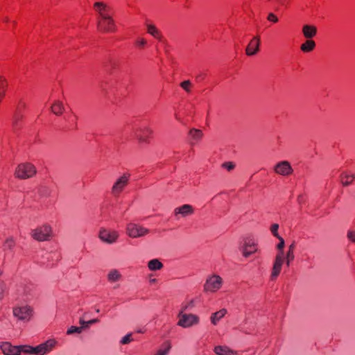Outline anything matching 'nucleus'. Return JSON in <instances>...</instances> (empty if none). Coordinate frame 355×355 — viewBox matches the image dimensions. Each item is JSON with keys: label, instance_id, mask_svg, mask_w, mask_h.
<instances>
[{"label": "nucleus", "instance_id": "nucleus-27", "mask_svg": "<svg viewBox=\"0 0 355 355\" xmlns=\"http://www.w3.org/2000/svg\"><path fill=\"white\" fill-rule=\"evenodd\" d=\"M189 136L191 137V139L194 141H198L200 140L203 135L202 132L199 129L192 128L189 131Z\"/></svg>", "mask_w": 355, "mask_h": 355}, {"label": "nucleus", "instance_id": "nucleus-2", "mask_svg": "<svg viewBox=\"0 0 355 355\" xmlns=\"http://www.w3.org/2000/svg\"><path fill=\"white\" fill-rule=\"evenodd\" d=\"M36 173L35 167L31 163H22L16 168L15 175L19 179H28Z\"/></svg>", "mask_w": 355, "mask_h": 355}, {"label": "nucleus", "instance_id": "nucleus-38", "mask_svg": "<svg viewBox=\"0 0 355 355\" xmlns=\"http://www.w3.org/2000/svg\"><path fill=\"white\" fill-rule=\"evenodd\" d=\"M191 85V83L190 80H184L180 83V87L187 92H190V87Z\"/></svg>", "mask_w": 355, "mask_h": 355}, {"label": "nucleus", "instance_id": "nucleus-54", "mask_svg": "<svg viewBox=\"0 0 355 355\" xmlns=\"http://www.w3.org/2000/svg\"><path fill=\"white\" fill-rule=\"evenodd\" d=\"M1 274H2V272L0 270V276L1 275Z\"/></svg>", "mask_w": 355, "mask_h": 355}, {"label": "nucleus", "instance_id": "nucleus-50", "mask_svg": "<svg viewBox=\"0 0 355 355\" xmlns=\"http://www.w3.org/2000/svg\"><path fill=\"white\" fill-rule=\"evenodd\" d=\"M150 282H151L152 283H154V282H156V279H151V280H150Z\"/></svg>", "mask_w": 355, "mask_h": 355}, {"label": "nucleus", "instance_id": "nucleus-23", "mask_svg": "<svg viewBox=\"0 0 355 355\" xmlns=\"http://www.w3.org/2000/svg\"><path fill=\"white\" fill-rule=\"evenodd\" d=\"M214 352L217 355H234V352L227 347L216 346Z\"/></svg>", "mask_w": 355, "mask_h": 355}, {"label": "nucleus", "instance_id": "nucleus-39", "mask_svg": "<svg viewBox=\"0 0 355 355\" xmlns=\"http://www.w3.org/2000/svg\"><path fill=\"white\" fill-rule=\"evenodd\" d=\"M221 166L223 168L227 169L230 171H232L235 168V164L232 162H226L222 164Z\"/></svg>", "mask_w": 355, "mask_h": 355}, {"label": "nucleus", "instance_id": "nucleus-4", "mask_svg": "<svg viewBox=\"0 0 355 355\" xmlns=\"http://www.w3.org/2000/svg\"><path fill=\"white\" fill-rule=\"evenodd\" d=\"M12 313L19 320L28 322L33 315V309L28 305L15 306L12 309Z\"/></svg>", "mask_w": 355, "mask_h": 355}, {"label": "nucleus", "instance_id": "nucleus-13", "mask_svg": "<svg viewBox=\"0 0 355 355\" xmlns=\"http://www.w3.org/2000/svg\"><path fill=\"white\" fill-rule=\"evenodd\" d=\"M129 180V175L124 174L120 177L114 184L112 188V193L116 196L119 195L125 187L128 184Z\"/></svg>", "mask_w": 355, "mask_h": 355}, {"label": "nucleus", "instance_id": "nucleus-18", "mask_svg": "<svg viewBox=\"0 0 355 355\" xmlns=\"http://www.w3.org/2000/svg\"><path fill=\"white\" fill-rule=\"evenodd\" d=\"M303 35L308 40L315 37L317 33V28L313 25H304L302 27Z\"/></svg>", "mask_w": 355, "mask_h": 355}, {"label": "nucleus", "instance_id": "nucleus-20", "mask_svg": "<svg viewBox=\"0 0 355 355\" xmlns=\"http://www.w3.org/2000/svg\"><path fill=\"white\" fill-rule=\"evenodd\" d=\"M227 311L225 309H222L211 314L210 320L212 324L216 325L218 322L225 315Z\"/></svg>", "mask_w": 355, "mask_h": 355}, {"label": "nucleus", "instance_id": "nucleus-48", "mask_svg": "<svg viewBox=\"0 0 355 355\" xmlns=\"http://www.w3.org/2000/svg\"><path fill=\"white\" fill-rule=\"evenodd\" d=\"M201 78H203V77H202V75H200V74H199V75H198V76H196V79H197V80H200Z\"/></svg>", "mask_w": 355, "mask_h": 355}, {"label": "nucleus", "instance_id": "nucleus-17", "mask_svg": "<svg viewBox=\"0 0 355 355\" xmlns=\"http://www.w3.org/2000/svg\"><path fill=\"white\" fill-rule=\"evenodd\" d=\"M175 214H181L182 216L186 217L191 215L193 213V209L190 205H184L175 209Z\"/></svg>", "mask_w": 355, "mask_h": 355}, {"label": "nucleus", "instance_id": "nucleus-41", "mask_svg": "<svg viewBox=\"0 0 355 355\" xmlns=\"http://www.w3.org/2000/svg\"><path fill=\"white\" fill-rule=\"evenodd\" d=\"M347 237L349 240L355 243V232L353 230H348Z\"/></svg>", "mask_w": 355, "mask_h": 355}, {"label": "nucleus", "instance_id": "nucleus-44", "mask_svg": "<svg viewBox=\"0 0 355 355\" xmlns=\"http://www.w3.org/2000/svg\"><path fill=\"white\" fill-rule=\"evenodd\" d=\"M341 178H342V184L345 187H347V186L349 185L352 183V180L350 181L348 180L349 179H346V180H344V179L345 178V174H342Z\"/></svg>", "mask_w": 355, "mask_h": 355}, {"label": "nucleus", "instance_id": "nucleus-46", "mask_svg": "<svg viewBox=\"0 0 355 355\" xmlns=\"http://www.w3.org/2000/svg\"><path fill=\"white\" fill-rule=\"evenodd\" d=\"M345 179H352V180L353 179L355 178V174L354 175L345 174Z\"/></svg>", "mask_w": 355, "mask_h": 355}, {"label": "nucleus", "instance_id": "nucleus-28", "mask_svg": "<svg viewBox=\"0 0 355 355\" xmlns=\"http://www.w3.org/2000/svg\"><path fill=\"white\" fill-rule=\"evenodd\" d=\"M171 348L169 342H165L155 355H167Z\"/></svg>", "mask_w": 355, "mask_h": 355}, {"label": "nucleus", "instance_id": "nucleus-43", "mask_svg": "<svg viewBox=\"0 0 355 355\" xmlns=\"http://www.w3.org/2000/svg\"><path fill=\"white\" fill-rule=\"evenodd\" d=\"M267 19H268V20L272 21L274 23H276L278 21L277 17L272 12H270L268 14Z\"/></svg>", "mask_w": 355, "mask_h": 355}, {"label": "nucleus", "instance_id": "nucleus-11", "mask_svg": "<svg viewBox=\"0 0 355 355\" xmlns=\"http://www.w3.org/2000/svg\"><path fill=\"white\" fill-rule=\"evenodd\" d=\"M153 131L148 127H141L136 130L135 132V137L140 144L148 143V139L152 135Z\"/></svg>", "mask_w": 355, "mask_h": 355}, {"label": "nucleus", "instance_id": "nucleus-9", "mask_svg": "<svg viewBox=\"0 0 355 355\" xmlns=\"http://www.w3.org/2000/svg\"><path fill=\"white\" fill-rule=\"evenodd\" d=\"M119 237V234L115 230L101 229L99 232V238L101 241L108 244L115 243Z\"/></svg>", "mask_w": 355, "mask_h": 355}, {"label": "nucleus", "instance_id": "nucleus-32", "mask_svg": "<svg viewBox=\"0 0 355 355\" xmlns=\"http://www.w3.org/2000/svg\"><path fill=\"white\" fill-rule=\"evenodd\" d=\"M99 322V320L97 318L92 319L88 321H85L83 318H80L79 320V323L82 327H84L85 329H87L89 327L91 324H93L94 323H97Z\"/></svg>", "mask_w": 355, "mask_h": 355}, {"label": "nucleus", "instance_id": "nucleus-19", "mask_svg": "<svg viewBox=\"0 0 355 355\" xmlns=\"http://www.w3.org/2000/svg\"><path fill=\"white\" fill-rule=\"evenodd\" d=\"M94 7L96 10L99 13L102 19H103V16H109L107 12L110 10V8L103 2H96L94 4Z\"/></svg>", "mask_w": 355, "mask_h": 355}, {"label": "nucleus", "instance_id": "nucleus-6", "mask_svg": "<svg viewBox=\"0 0 355 355\" xmlns=\"http://www.w3.org/2000/svg\"><path fill=\"white\" fill-rule=\"evenodd\" d=\"M178 317L180 318L178 324L184 328L190 327L199 322V318L194 314H187L184 313H179Z\"/></svg>", "mask_w": 355, "mask_h": 355}, {"label": "nucleus", "instance_id": "nucleus-47", "mask_svg": "<svg viewBox=\"0 0 355 355\" xmlns=\"http://www.w3.org/2000/svg\"><path fill=\"white\" fill-rule=\"evenodd\" d=\"M277 1L281 5H284L285 3V0H277Z\"/></svg>", "mask_w": 355, "mask_h": 355}, {"label": "nucleus", "instance_id": "nucleus-31", "mask_svg": "<svg viewBox=\"0 0 355 355\" xmlns=\"http://www.w3.org/2000/svg\"><path fill=\"white\" fill-rule=\"evenodd\" d=\"M8 292L6 282L0 278V301L2 300Z\"/></svg>", "mask_w": 355, "mask_h": 355}, {"label": "nucleus", "instance_id": "nucleus-8", "mask_svg": "<svg viewBox=\"0 0 355 355\" xmlns=\"http://www.w3.org/2000/svg\"><path fill=\"white\" fill-rule=\"evenodd\" d=\"M97 26L99 31L104 33L114 32L116 30L114 21L110 16H103V20L98 21Z\"/></svg>", "mask_w": 355, "mask_h": 355}, {"label": "nucleus", "instance_id": "nucleus-49", "mask_svg": "<svg viewBox=\"0 0 355 355\" xmlns=\"http://www.w3.org/2000/svg\"><path fill=\"white\" fill-rule=\"evenodd\" d=\"M3 20H4L5 22H8L9 21V18L8 17H6Z\"/></svg>", "mask_w": 355, "mask_h": 355}, {"label": "nucleus", "instance_id": "nucleus-22", "mask_svg": "<svg viewBox=\"0 0 355 355\" xmlns=\"http://www.w3.org/2000/svg\"><path fill=\"white\" fill-rule=\"evenodd\" d=\"M315 42L312 40H307L301 45L300 49L304 53H308L313 51L315 49Z\"/></svg>", "mask_w": 355, "mask_h": 355}, {"label": "nucleus", "instance_id": "nucleus-5", "mask_svg": "<svg viewBox=\"0 0 355 355\" xmlns=\"http://www.w3.org/2000/svg\"><path fill=\"white\" fill-rule=\"evenodd\" d=\"M223 282V279L219 275H213L207 279L204 284V291L215 293L221 288Z\"/></svg>", "mask_w": 355, "mask_h": 355}, {"label": "nucleus", "instance_id": "nucleus-26", "mask_svg": "<svg viewBox=\"0 0 355 355\" xmlns=\"http://www.w3.org/2000/svg\"><path fill=\"white\" fill-rule=\"evenodd\" d=\"M195 307L194 300H191L188 302H183L181 306V310L180 313H184V311H191Z\"/></svg>", "mask_w": 355, "mask_h": 355}, {"label": "nucleus", "instance_id": "nucleus-37", "mask_svg": "<svg viewBox=\"0 0 355 355\" xmlns=\"http://www.w3.org/2000/svg\"><path fill=\"white\" fill-rule=\"evenodd\" d=\"M132 340V333H129L123 336L120 340V343L122 345H127Z\"/></svg>", "mask_w": 355, "mask_h": 355}, {"label": "nucleus", "instance_id": "nucleus-35", "mask_svg": "<svg viewBox=\"0 0 355 355\" xmlns=\"http://www.w3.org/2000/svg\"><path fill=\"white\" fill-rule=\"evenodd\" d=\"M83 329H84V327H82V326H80V327L71 326L68 329V330L67 331V334L71 335L74 333L80 334V333H82Z\"/></svg>", "mask_w": 355, "mask_h": 355}, {"label": "nucleus", "instance_id": "nucleus-7", "mask_svg": "<svg viewBox=\"0 0 355 355\" xmlns=\"http://www.w3.org/2000/svg\"><path fill=\"white\" fill-rule=\"evenodd\" d=\"M149 232V230L136 223H130L126 227V233L131 238L144 236Z\"/></svg>", "mask_w": 355, "mask_h": 355}, {"label": "nucleus", "instance_id": "nucleus-36", "mask_svg": "<svg viewBox=\"0 0 355 355\" xmlns=\"http://www.w3.org/2000/svg\"><path fill=\"white\" fill-rule=\"evenodd\" d=\"M15 243L12 238L8 239L5 241L4 245H3L4 250L12 249V248L15 246Z\"/></svg>", "mask_w": 355, "mask_h": 355}, {"label": "nucleus", "instance_id": "nucleus-51", "mask_svg": "<svg viewBox=\"0 0 355 355\" xmlns=\"http://www.w3.org/2000/svg\"><path fill=\"white\" fill-rule=\"evenodd\" d=\"M96 313H99V312H100V310H99L98 309H97L96 310Z\"/></svg>", "mask_w": 355, "mask_h": 355}, {"label": "nucleus", "instance_id": "nucleus-53", "mask_svg": "<svg viewBox=\"0 0 355 355\" xmlns=\"http://www.w3.org/2000/svg\"><path fill=\"white\" fill-rule=\"evenodd\" d=\"M12 23H13V25L16 24V21H14Z\"/></svg>", "mask_w": 355, "mask_h": 355}, {"label": "nucleus", "instance_id": "nucleus-45", "mask_svg": "<svg viewBox=\"0 0 355 355\" xmlns=\"http://www.w3.org/2000/svg\"><path fill=\"white\" fill-rule=\"evenodd\" d=\"M137 44L141 46H143L146 44V41L144 39H140L137 42Z\"/></svg>", "mask_w": 355, "mask_h": 355}, {"label": "nucleus", "instance_id": "nucleus-29", "mask_svg": "<svg viewBox=\"0 0 355 355\" xmlns=\"http://www.w3.org/2000/svg\"><path fill=\"white\" fill-rule=\"evenodd\" d=\"M38 193L42 197H49L51 193V189L46 185H41L38 188Z\"/></svg>", "mask_w": 355, "mask_h": 355}, {"label": "nucleus", "instance_id": "nucleus-15", "mask_svg": "<svg viewBox=\"0 0 355 355\" xmlns=\"http://www.w3.org/2000/svg\"><path fill=\"white\" fill-rule=\"evenodd\" d=\"M0 347L4 355H20L21 354L19 346H12L8 342L3 343Z\"/></svg>", "mask_w": 355, "mask_h": 355}, {"label": "nucleus", "instance_id": "nucleus-34", "mask_svg": "<svg viewBox=\"0 0 355 355\" xmlns=\"http://www.w3.org/2000/svg\"><path fill=\"white\" fill-rule=\"evenodd\" d=\"M148 33L156 38H159V32L154 25L147 26Z\"/></svg>", "mask_w": 355, "mask_h": 355}, {"label": "nucleus", "instance_id": "nucleus-25", "mask_svg": "<svg viewBox=\"0 0 355 355\" xmlns=\"http://www.w3.org/2000/svg\"><path fill=\"white\" fill-rule=\"evenodd\" d=\"M295 248V242H293L289 246H288V250L286 253V264L287 266L290 265V262L293 261L295 258L294 256V249Z\"/></svg>", "mask_w": 355, "mask_h": 355}, {"label": "nucleus", "instance_id": "nucleus-33", "mask_svg": "<svg viewBox=\"0 0 355 355\" xmlns=\"http://www.w3.org/2000/svg\"><path fill=\"white\" fill-rule=\"evenodd\" d=\"M22 119V115L17 112L15 113L12 118V125L15 129L17 128L19 125V122Z\"/></svg>", "mask_w": 355, "mask_h": 355}, {"label": "nucleus", "instance_id": "nucleus-52", "mask_svg": "<svg viewBox=\"0 0 355 355\" xmlns=\"http://www.w3.org/2000/svg\"><path fill=\"white\" fill-rule=\"evenodd\" d=\"M137 332H139V333H142L143 331H141V329H139V330L137 331Z\"/></svg>", "mask_w": 355, "mask_h": 355}, {"label": "nucleus", "instance_id": "nucleus-3", "mask_svg": "<svg viewBox=\"0 0 355 355\" xmlns=\"http://www.w3.org/2000/svg\"><path fill=\"white\" fill-rule=\"evenodd\" d=\"M31 236L37 241H49L52 236V230L49 225H44L31 231Z\"/></svg>", "mask_w": 355, "mask_h": 355}, {"label": "nucleus", "instance_id": "nucleus-40", "mask_svg": "<svg viewBox=\"0 0 355 355\" xmlns=\"http://www.w3.org/2000/svg\"><path fill=\"white\" fill-rule=\"evenodd\" d=\"M278 228L279 225L277 223H274L270 227V231L272 234V235L276 238H279V234H278Z\"/></svg>", "mask_w": 355, "mask_h": 355}, {"label": "nucleus", "instance_id": "nucleus-42", "mask_svg": "<svg viewBox=\"0 0 355 355\" xmlns=\"http://www.w3.org/2000/svg\"><path fill=\"white\" fill-rule=\"evenodd\" d=\"M278 240L279 241V243L277 244V249L281 251H283V248L284 247V245H285V243H284V239L279 236V238H277Z\"/></svg>", "mask_w": 355, "mask_h": 355}, {"label": "nucleus", "instance_id": "nucleus-21", "mask_svg": "<svg viewBox=\"0 0 355 355\" xmlns=\"http://www.w3.org/2000/svg\"><path fill=\"white\" fill-rule=\"evenodd\" d=\"M50 109H51V111L53 114H55L58 116L61 115L63 113V112L64 111V105L60 101H54L53 105L51 106Z\"/></svg>", "mask_w": 355, "mask_h": 355}, {"label": "nucleus", "instance_id": "nucleus-30", "mask_svg": "<svg viewBox=\"0 0 355 355\" xmlns=\"http://www.w3.org/2000/svg\"><path fill=\"white\" fill-rule=\"evenodd\" d=\"M121 277V275L116 270H112L107 275V279L111 282H117Z\"/></svg>", "mask_w": 355, "mask_h": 355}, {"label": "nucleus", "instance_id": "nucleus-1", "mask_svg": "<svg viewBox=\"0 0 355 355\" xmlns=\"http://www.w3.org/2000/svg\"><path fill=\"white\" fill-rule=\"evenodd\" d=\"M56 343L57 342L55 340L49 339L36 347L21 345L19 346V347L20 348L21 353L23 352L27 354L35 355H46L53 350Z\"/></svg>", "mask_w": 355, "mask_h": 355}, {"label": "nucleus", "instance_id": "nucleus-24", "mask_svg": "<svg viewBox=\"0 0 355 355\" xmlns=\"http://www.w3.org/2000/svg\"><path fill=\"white\" fill-rule=\"evenodd\" d=\"M148 267L150 270H157L163 268V264L157 259H154L148 261Z\"/></svg>", "mask_w": 355, "mask_h": 355}, {"label": "nucleus", "instance_id": "nucleus-16", "mask_svg": "<svg viewBox=\"0 0 355 355\" xmlns=\"http://www.w3.org/2000/svg\"><path fill=\"white\" fill-rule=\"evenodd\" d=\"M260 38L258 36L253 37L246 47L245 52L249 56L254 55L259 51Z\"/></svg>", "mask_w": 355, "mask_h": 355}, {"label": "nucleus", "instance_id": "nucleus-10", "mask_svg": "<svg viewBox=\"0 0 355 355\" xmlns=\"http://www.w3.org/2000/svg\"><path fill=\"white\" fill-rule=\"evenodd\" d=\"M274 171L281 175L287 176L293 173V169L288 161H281L274 166Z\"/></svg>", "mask_w": 355, "mask_h": 355}, {"label": "nucleus", "instance_id": "nucleus-14", "mask_svg": "<svg viewBox=\"0 0 355 355\" xmlns=\"http://www.w3.org/2000/svg\"><path fill=\"white\" fill-rule=\"evenodd\" d=\"M240 250L245 257H248L257 251L254 241L251 239H245L243 246L240 248Z\"/></svg>", "mask_w": 355, "mask_h": 355}, {"label": "nucleus", "instance_id": "nucleus-12", "mask_svg": "<svg viewBox=\"0 0 355 355\" xmlns=\"http://www.w3.org/2000/svg\"><path fill=\"white\" fill-rule=\"evenodd\" d=\"M284 263V251L279 252L275 257V261L273 264L272 270L271 273V279H275L279 275L282 266Z\"/></svg>", "mask_w": 355, "mask_h": 355}]
</instances>
